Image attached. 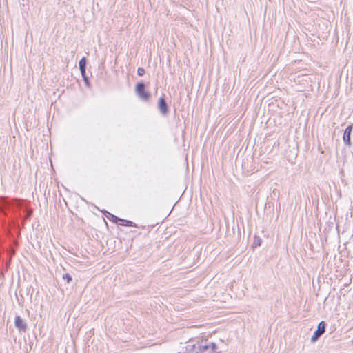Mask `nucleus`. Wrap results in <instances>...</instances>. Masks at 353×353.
Listing matches in <instances>:
<instances>
[{
  "mask_svg": "<svg viewBox=\"0 0 353 353\" xmlns=\"http://www.w3.org/2000/svg\"><path fill=\"white\" fill-rule=\"evenodd\" d=\"M18 199L0 196V220L3 224L6 221L14 222L21 216V203Z\"/></svg>",
  "mask_w": 353,
  "mask_h": 353,
  "instance_id": "1",
  "label": "nucleus"
},
{
  "mask_svg": "<svg viewBox=\"0 0 353 353\" xmlns=\"http://www.w3.org/2000/svg\"><path fill=\"white\" fill-rule=\"evenodd\" d=\"M135 92L142 101H148L151 98V93L146 90V85L143 81H139L136 84Z\"/></svg>",
  "mask_w": 353,
  "mask_h": 353,
  "instance_id": "2",
  "label": "nucleus"
},
{
  "mask_svg": "<svg viewBox=\"0 0 353 353\" xmlns=\"http://www.w3.org/2000/svg\"><path fill=\"white\" fill-rule=\"evenodd\" d=\"M199 353H218V347L215 343H208L207 340L201 341L198 346Z\"/></svg>",
  "mask_w": 353,
  "mask_h": 353,
  "instance_id": "3",
  "label": "nucleus"
},
{
  "mask_svg": "<svg viewBox=\"0 0 353 353\" xmlns=\"http://www.w3.org/2000/svg\"><path fill=\"white\" fill-rule=\"evenodd\" d=\"M157 109L162 117H166L170 113V107L165 100V94H162L157 101Z\"/></svg>",
  "mask_w": 353,
  "mask_h": 353,
  "instance_id": "4",
  "label": "nucleus"
},
{
  "mask_svg": "<svg viewBox=\"0 0 353 353\" xmlns=\"http://www.w3.org/2000/svg\"><path fill=\"white\" fill-rule=\"evenodd\" d=\"M327 325V324L324 321H321L319 323L316 330L311 337L310 341L312 343L316 342L319 338L325 332V328Z\"/></svg>",
  "mask_w": 353,
  "mask_h": 353,
  "instance_id": "5",
  "label": "nucleus"
},
{
  "mask_svg": "<svg viewBox=\"0 0 353 353\" xmlns=\"http://www.w3.org/2000/svg\"><path fill=\"white\" fill-rule=\"evenodd\" d=\"M199 343V341L194 343L193 341L190 340L182 349L181 353H199L198 346Z\"/></svg>",
  "mask_w": 353,
  "mask_h": 353,
  "instance_id": "6",
  "label": "nucleus"
},
{
  "mask_svg": "<svg viewBox=\"0 0 353 353\" xmlns=\"http://www.w3.org/2000/svg\"><path fill=\"white\" fill-rule=\"evenodd\" d=\"M353 130V124H350L346 127L343 134V141L344 144L350 148L352 145L351 141V134Z\"/></svg>",
  "mask_w": 353,
  "mask_h": 353,
  "instance_id": "7",
  "label": "nucleus"
},
{
  "mask_svg": "<svg viewBox=\"0 0 353 353\" xmlns=\"http://www.w3.org/2000/svg\"><path fill=\"white\" fill-rule=\"evenodd\" d=\"M14 325L20 331L25 332L27 330V323L20 316H16Z\"/></svg>",
  "mask_w": 353,
  "mask_h": 353,
  "instance_id": "8",
  "label": "nucleus"
},
{
  "mask_svg": "<svg viewBox=\"0 0 353 353\" xmlns=\"http://www.w3.org/2000/svg\"><path fill=\"white\" fill-rule=\"evenodd\" d=\"M104 214L108 219L109 221H110L111 222H112L114 223L119 225L121 218H119V217L117 216L116 215L111 214L110 212L105 211V210Z\"/></svg>",
  "mask_w": 353,
  "mask_h": 353,
  "instance_id": "9",
  "label": "nucleus"
},
{
  "mask_svg": "<svg viewBox=\"0 0 353 353\" xmlns=\"http://www.w3.org/2000/svg\"><path fill=\"white\" fill-rule=\"evenodd\" d=\"M119 225L127 227H137V224L132 221L120 219Z\"/></svg>",
  "mask_w": 353,
  "mask_h": 353,
  "instance_id": "10",
  "label": "nucleus"
},
{
  "mask_svg": "<svg viewBox=\"0 0 353 353\" xmlns=\"http://www.w3.org/2000/svg\"><path fill=\"white\" fill-rule=\"evenodd\" d=\"M87 59L83 57L79 61V68L81 72L86 71Z\"/></svg>",
  "mask_w": 353,
  "mask_h": 353,
  "instance_id": "11",
  "label": "nucleus"
},
{
  "mask_svg": "<svg viewBox=\"0 0 353 353\" xmlns=\"http://www.w3.org/2000/svg\"><path fill=\"white\" fill-rule=\"evenodd\" d=\"M81 74L82 76V78L85 83V86L88 88H90L91 83H90V81L89 79V77L86 74V71H85L84 72H81Z\"/></svg>",
  "mask_w": 353,
  "mask_h": 353,
  "instance_id": "12",
  "label": "nucleus"
},
{
  "mask_svg": "<svg viewBox=\"0 0 353 353\" xmlns=\"http://www.w3.org/2000/svg\"><path fill=\"white\" fill-rule=\"evenodd\" d=\"M261 243H262V239L259 236L255 235L254 237V241H253L252 247L256 248V247L260 246L261 245Z\"/></svg>",
  "mask_w": 353,
  "mask_h": 353,
  "instance_id": "13",
  "label": "nucleus"
},
{
  "mask_svg": "<svg viewBox=\"0 0 353 353\" xmlns=\"http://www.w3.org/2000/svg\"><path fill=\"white\" fill-rule=\"evenodd\" d=\"M62 279L65 281L67 283H70L72 281V275L68 272L63 274Z\"/></svg>",
  "mask_w": 353,
  "mask_h": 353,
  "instance_id": "14",
  "label": "nucleus"
},
{
  "mask_svg": "<svg viewBox=\"0 0 353 353\" xmlns=\"http://www.w3.org/2000/svg\"><path fill=\"white\" fill-rule=\"evenodd\" d=\"M145 74V69L143 68H141V67L138 68V69H137V74H138V76L142 77Z\"/></svg>",
  "mask_w": 353,
  "mask_h": 353,
  "instance_id": "15",
  "label": "nucleus"
}]
</instances>
